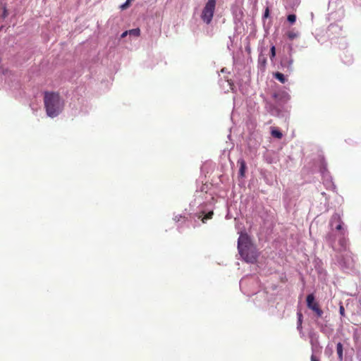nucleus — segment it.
<instances>
[{
  "instance_id": "obj_1",
  "label": "nucleus",
  "mask_w": 361,
  "mask_h": 361,
  "mask_svg": "<svg viewBox=\"0 0 361 361\" xmlns=\"http://www.w3.org/2000/svg\"><path fill=\"white\" fill-rule=\"evenodd\" d=\"M44 103L47 115L52 118L58 116L63 107L61 97L56 92H46L44 97Z\"/></svg>"
},
{
  "instance_id": "obj_2",
  "label": "nucleus",
  "mask_w": 361,
  "mask_h": 361,
  "mask_svg": "<svg viewBox=\"0 0 361 361\" xmlns=\"http://www.w3.org/2000/svg\"><path fill=\"white\" fill-rule=\"evenodd\" d=\"M216 8V0H208L201 13L202 20L207 24H209L214 17Z\"/></svg>"
},
{
  "instance_id": "obj_3",
  "label": "nucleus",
  "mask_w": 361,
  "mask_h": 361,
  "mask_svg": "<svg viewBox=\"0 0 361 361\" xmlns=\"http://www.w3.org/2000/svg\"><path fill=\"white\" fill-rule=\"evenodd\" d=\"M240 255L245 262L252 264H254L257 261L259 256L256 248L253 245L250 247L249 249L241 251Z\"/></svg>"
},
{
  "instance_id": "obj_4",
  "label": "nucleus",
  "mask_w": 361,
  "mask_h": 361,
  "mask_svg": "<svg viewBox=\"0 0 361 361\" xmlns=\"http://www.w3.org/2000/svg\"><path fill=\"white\" fill-rule=\"evenodd\" d=\"M306 301L307 307L314 312L318 317H321L323 314V311L319 307L318 302L315 301L314 295H308Z\"/></svg>"
},
{
  "instance_id": "obj_5",
  "label": "nucleus",
  "mask_w": 361,
  "mask_h": 361,
  "mask_svg": "<svg viewBox=\"0 0 361 361\" xmlns=\"http://www.w3.org/2000/svg\"><path fill=\"white\" fill-rule=\"evenodd\" d=\"M252 245H253L251 243V240L249 235L247 233H240L238 240V249L239 253L241 251L245 250L246 249H249V247Z\"/></svg>"
},
{
  "instance_id": "obj_6",
  "label": "nucleus",
  "mask_w": 361,
  "mask_h": 361,
  "mask_svg": "<svg viewBox=\"0 0 361 361\" xmlns=\"http://www.w3.org/2000/svg\"><path fill=\"white\" fill-rule=\"evenodd\" d=\"M293 60L291 57H286L281 59V66L283 69H286V71L292 72L293 71Z\"/></svg>"
},
{
  "instance_id": "obj_7",
  "label": "nucleus",
  "mask_w": 361,
  "mask_h": 361,
  "mask_svg": "<svg viewBox=\"0 0 361 361\" xmlns=\"http://www.w3.org/2000/svg\"><path fill=\"white\" fill-rule=\"evenodd\" d=\"M334 222L338 223V225L336 226V229L341 231L342 229V221L339 214H335L332 216L331 221V225H333Z\"/></svg>"
},
{
  "instance_id": "obj_8",
  "label": "nucleus",
  "mask_w": 361,
  "mask_h": 361,
  "mask_svg": "<svg viewBox=\"0 0 361 361\" xmlns=\"http://www.w3.org/2000/svg\"><path fill=\"white\" fill-rule=\"evenodd\" d=\"M238 164L240 165L239 174L241 177H243L246 169L245 161L243 159H240L238 161Z\"/></svg>"
},
{
  "instance_id": "obj_9",
  "label": "nucleus",
  "mask_w": 361,
  "mask_h": 361,
  "mask_svg": "<svg viewBox=\"0 0 361 361\" xmlns=\"http://www.w3.org/2000/svg\"><path fill=\"white\" fill-rule=\"evenodd\" d=\"M336 351H337V354H338V359L340 360H343V344L341 343H337Z\"/></svg>"
},
{
  "instance_id": "obj_10",
  "label": "nucleus",
  "mask_w": 361,
  "mask_h": 361,
  "mask_svg": "<svg viewBox=\"0 0 361 361\" xmlns=\"http://www.w3.org/2000/svg\"><path fill=\"white\" fill-rule=\"evenodd\" d=\"M297 317H298V326H297V329L300 331H301V330H302V318H303L302 313L301 312V311H298L297 312Z\"/></svg>"
},
{
  "instance_id": "obj_11",
  "label": "nucleus",
  "mask_w": 361,
  "mask_h": 361,
  "mask_svg": "<svg viewBox=\"0 0 361 361\" xmlns=\"http://www.w3.org/2000/svg\"><path fill=\"white\" fill-rule=\"evenodd\" d=\"M274 76L276 79L280 81L281 83H285L286 82V78L284 75L281 73L276 72L274 74Z\"/></svg>"
},
{
  "instance_id": "obj_12",
  "label": "nucleus",
  "mask_w": 361,
  "mask_h": 361,
  "mask_svg": "<svg viewBox=\"0 0 361 361\" xmlns=\"http://www.w3.org/2000/svg\"><path fill=\"white\" fill-rule=\"evenodd\" d=\"M271 134L273 137L278 139H281L283 136L282 133L277 129L273 128L271 131Z\"/></svg>"
},
{
  "instance_id": "obj_13",
  "label": "nucleus",
  "mask_w": 361,
  "mask_h": 361,
  "mask_svg": "<svg viewBox=\"0 0 361 361\" xmlns=\"http://www.w3.org/2000/svg\"><path fill=\"white\" fill-rule=\"evenodd\" d=\"M128 35H133L135 37H139L140 35V28H134L132 30H129Z\"/></svg>"
},
{
  "instance_id": "obj_14",
  "label": "nucleus",
  "mask_w": 361,
  "mask_h": 361,
  "mask_svg": "<svg viewBox=\"0 0 361 361\" xmlns=\"http://www.w3.org/2000/svg\"><path fill=\"white\" fill-rule=\"evenodd\" d=\"M214 215V212L212 211L209 212L207 214H206L204 217L202 218V221L203 223H205L206 220L211 219Z\"/></svg>"
},
{
  "instance_id": "obj_15",
  "label": "nucleus",
  "mask_w": 361,
  "mask_h": 361,
  "mask_svg": "<svg viewBox=\"0 0 361 361\" xmlns=\"http://www.w3.org/2000/svg\"><path fill=\"white\" fill-rule=\"evenodd\" d=\"M276 56V47L272 45L270 49V59L272 61Z\"/></svg>"
},
{
  "instance_id": "obj_16",
  "label": "nucleus",
  "mask_w": 361,
  "mask_h": 361,
  "mask_svg": "<svg viewBox=\"0 0 361 361\" xmlns=\"http://www.w3.org/2000/svg\"><path fill=\"white\" fill-rule=\"evenodd\" d=\"M287 20L290 23H294L296 20V16L294 15V14H290L287 17Z\"/></svg>"
},
{
  "instance_id": "obj_17",
  "label": "nucleus",
  "mask_w": 361,
  "mask_h": 361,
  "mask_svg": "<svg viewBox=\"0 0 361 361\" xmlns=\"http://www.w3.org/2000/svg\"><path fill=\"white\" fill-rule=\"evenodd\" d=\"M130 2L126 0V1L121 5L120 8L121 10H126L130 6Z\"/></svg>"
},
{
  "instance_id": "obj_18",
  "label": "nucleus",
  "mask_w": 361,
  "mask_h": 361,
  "mask_svg": "<svg viewBox=\"0 0 361 361\" xmlns=\"http://www.w3.org/2000/svg\"><path fill=\"white\" fill-rule=\"evenodd\" d=\"M339 312L342 317H345V309L343 305L341 304L339 307Z\"/></svg>"
},
{
  "instance_id": "obj_19",
  "label": "nucleus",
  "mask_w": 361,
  "mask_h": 361,
  "mask_svg": "<svg viewBox=\"0 0 361 361\" xmlns=\"http://www.w3.org/2000/svg\"><path fill=\"white\" fill-rule=\"evenodd\" d=\"M269 16V8L268 7L266 8L264 13V18H267Z\"/></svg>"
},
{
  "instance_id": "obj_20",
  "label": "nucleus",
  "mask_w": 361,
  "mask_h": 361,
  "mask_svg": "<svg viewBox=\"0 0 361 361\" xmlns=\"http://www.w3.org/2000/svg\"><path fill=\"white\" fill-rule=\"evenodd\" d=\"M259 61L262 63V65L264 66L267 62V59L264 57H259Z\"/></svg>"
},
{
  "instance_id": "obj_21",
  "label": "nucleus",
  "mask_w": 361,
  "mask_h": 361,
  "mask_svg": "<svg viewBox=\"0 0 361 361\" xmlns=\"http://www.w3.org/2000/svg\"><path fill=\"white\" fill-rule=\"evenodd\" d=\"M288 37L290 39H294V38L296 37V35H295V33H293V32H289V33L288 34Z\"/></svg>"
},
{
  "instance_id": "obj_22",
  "label": "nucleus",
  "mask_w": 361,
  "mask_h": 361,
  "mask_svg": "<svg viewBox=\"0 0 361 361\" xmlns=\"http://www.w3.org/2000/svg\"><path fill=\"white\" fill-rule=\"evenodd\" d=\"M310 360L311 361H319V360L314 355H311Z\"/></svg>"
},
{
  "instance_id": "obj_23",
  "label": "nucleus",
  "mask_w": 361,
  "mask_h": 361,
  "mask_svg": "<svg viewBox=\"0 0 361 361\" xmlns=\"http://www.w3.org/2000/svg\"><path fill=\"white\" fill-rule=\"evenodd\" d=\"M128 32H129V30H127V31L123 32L121 34V38H124V37H126L128 35Z\"/></svg>"
}]
</instances>
